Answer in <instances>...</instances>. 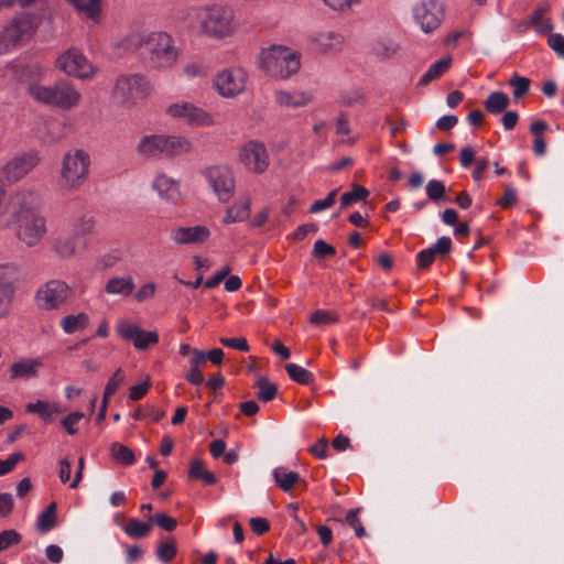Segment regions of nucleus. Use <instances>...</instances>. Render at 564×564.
<instances>
[{
  "mask_svg": "<svg viewBox=\"0 0 564 564\" xmlns=\"http://www.w3.org/2000/svg\"><path fill=\"white\" fill-rule=\"evenodd\" d=\"M153 186L159 192L160 196L165 199L175 200L181 196L178 182L165 174L158 175Z\"/></svg>",
  "mask_w": 564,
  "mask_h": 564,
  "instance_id": "nucleus-22",
  "label": "nucleus"
},
{
  "mask_svg": "<svg viewBox=\"0 0 564 564\" xmlns=\"http://www.w3.org/2000/svg\"><path fill=\"white\" fill-rule=\"evenodd\" d=\"M276 101L283 107H302L308 104L312 96L307 93L290 94L288 91L280 90L275 94Z\"/></svg>",
  "mask_w": 564,
  "mask_h": 564,
  "instance_id": "nucleus-30",
  "label": "nucleus"
},
{
  "mask_svg": "<svg viewBox=\"0 0 564 564\" xmlns=\"http://www.w3.org/2000/svg\"><path fill=\"white\" fill-rule=\"evenodd\" d=\"M368 196L369 191L366 187L354 184L350 192H346L341 195L340 207L347 208L359 200H365Z\"/></svg>",
  "mask_w": 564,
  "mask_h": 564,
  "instance_id": "nucleus-40",
  "label": "nucleus"
},
{
  "mask_svg": "<svg viewBox=\"0 0 564 564\" xmlns=\"http://www.w3.org/2000/svg\"><path fill=\"white\" fill-rule=\"evenodd\" d=\"M210 237L206 226L178 227L172 231V239L176 245H200Z\"/></svg>",
  "mask_w": 564,
  "mask_h": 564,
  "instance_id": "nucleus-17",
  "label": "nucleus"
},
{
  "mask_svg": "<svg viewBox=\"0 0 564 564\" xmlns=\"http://www.w3.org/2000/svg\"><path fill=\"white\" fill-rule=\"evenodd\" d=\"M230 271H231V268L229 265L224 267L213 278L208 279L205 282V288L213 289V288L217 286L221 281H224L229 275Z\"/></svg>",
  "mask_w": 564,
  "mask_h": 564,
  "instance_id": "nucleus-61",
  "label": "nucleus"
},
{
  "mask_svg": "<svg viewBox=\"0 0 564 564\" xmlns=\"http://www.w3.org/2000/svg\"><path fill=\"white\" fill-rule=\"evenodd\" d=\"M205 176L219 200L228 202L235 192L232 172L225 166H210L206 169Z\"/></svg>",
  "mask_w": 564,
  "mask_h": 564,
  "instance_id": "nucleus-8",
  "label": "nucleus"
},
{
  "mask_svg": "<svg viewBox=\"0 0 564 564\" xmlns=\"http://www.w3.org/2000/svg\"><path fill=\"white\" fill-rule=\"evenodd\" d=\"M39 204L36 193L22 191L10 197L6 205V214L10 217L8 228L30 247L37 245L46 232L45 219L36 213Z\"/></svg>",
  "mask_w": 564,
  "mask_h": 564,
  "instance_id": "nucleus-1",
  "label": "nucleus"
},
{
  "mask_svg": "<svg viewBox=\"0 0 564 564\" xmlns=\"http://www.w3.org/2000/svg\"><path fill=\"white\" fill-rule=\"evenodd\" d=\"M53 250L58 257L63 259L74 257L76 253L75 237L56 238L53 242Z\"/></svg>",
  "mask_w": 564,
  "mask_h": 564,
  "instance_id": "nucleus-37",
  "label": "nucleus"
},
{
  "mask_svg": "<svg viewBox=\"0 0 564 564\" xmlns=\"http://www.w3.org/2000/svg\"><path fill=\"white\" fill-rule=\"evenodd\" d=\"M315 41L324 48L337 50L344 43V36L335 31H323L317 33Z\"/></svg>",
  "mask_w": 564,
  "mask_h": 564,
  "instance_id": "nucleus-39",
  "label": "nucleus"
},
{
  "mask_svg": "<svg viewBox=\"0 0 564 564\" xmlns=\"http://www.w3.org/2000/svg\"><path fill=\"white\" fill-rule=\"evenodd\" d=\"M251 199L249 197L245 198V200L240 205H234L232 207H237L234 212L236 214V218L238 220L243 221L249 217L250 214Z\"/></svg>",
  "mask_w": 564,
  "mask_h": 564,
  "instance_id": "nucleus-63",
  "label": "nucleus"
},
{
  "mask_svg": "<svg viewBox=\"0 0 564 564\" xmlns=\"http://www.w3.org/2000/svg\"><path fill=\"white\" fill-rule=\"evenodd\" d=\"M359 509H350L346 514V522L354 529L358 538L366 535V530L358 518Z\"/></svg>",
  "mask_w": 564,
  "mask_h": 564,
  "instance_id": "nucleus-51",
  "label": "nucleus"
},
{
  "mask_svg": "<svg viewBox=\"0 0 564 564\" xmlns=\"http://www.w3.org/2000/svg\"><path fill=\"white\" fill-rule=\"evenodd\" d=\"M192 149L191 142L180 135H164V155L175 156L189 152Z\"/></svg>",
  "mask_w": 564,
  "mask_h": 564,
  "instance_id": "nucleus-24",
  "label": "nucleus"
},
{
  "mask_svg": "<svg viewBox=\"0 0 564 564\" xmlns=\"http://www.w3.org/2000/svg\"><path fill=\"white\" fill-rule=\"evenodd\" d=\"M508 84L512 87V96L516 101L520 100L523 96H525L531 86V80L528 77L519 76L514 74L508 82Z\"/></svg>",
  "mask_w": 564,
  "mask_h": 564,
  "instance_id": "nucleus-43",
  "label": "nucleus"
},
{
  "mask_svg": "<svg viewBox=\"0 0 564 564\" xmlns=\"http://www.w3.org/2000/svg\"><path fill=\"white\" fill-rule=\"evenodd\" d=\"M96 219L89 214L79 215L73 221L74 237H84L94 234Z\"/></svg>",
  "mask_w": 564,
  "mask_h": 564,
  "instance_id": "nucleus-34",
  "label": "nucleus"
},
{
  "mask_svg": "<svg viewBox=\"0 0 564 564\" xmlns=\"http://www.w3.org/2000/svg\"><path fill=\"white\" fill-rule=\"evenodd\" d=\"M425 191L427 197L435 203L445 199L446 188L443 182L438 180L430 181L425 187Z\"/></svg>",
  "mask_w": 564,
  "mask_h": 564,
  "instance_id": "nucleus-45",
  "label": "nucleus"
},
{
  "mask_svg": "<svg viewBox=\"0 0 564 564\" xmlns=\"http://www.w3.org/2000/svg\"><path fill=\"white\" fill-rule=\"evenodd\" d=\"M273 478L283 491H290L301 479L297 473H286L282 467H278L273 470Z\"/></svg>",
  "mask_w": 564,
  "mask_h": 564,
  "instance_id": "nucleus-36",
  "label": "nucleus"
},
{
  "mask_svg": "<svg viewBox=\"0 0 564 564\" xmlns=\"http://www.w3.org/2000/svg\"><path fill=\"white\" fill-rule=\"evenodd\" d=\"M69 293L70 289L66 282L51 280L39 289L35 294V302L42 310H55L67 300Z\"/></svg>",
  "mask_w": 564,
  "mask_h": 564,
  "instance_id": "nucleus-7",
  "label": "nucleus"
},
{
  "mask_svg": "<svg viewBox=\"0 0 564 564\" xmlns=\"http://www.w3.org/2000/svg\"><path fill=\"white\" fill-rule=\"evenodd\" d=\"M137 151L144 158L164 155V134L143 137L137 147Z\"/></svg>",
  "mask_w": 564,
  "mask_h": 564,
  "instance_id": "nucleus-21",
  "label": "nucleus"
},
{
  "mask_svg": "<svg viewBox=\"0 0 564 564\" xmlns=\"http://www.w3.org/2000/svg\"><path fill=\"white\" fill-rule=\"evenodd\" d=\"M28 94L39 104L68 111L77 107L82 100V94L66 79L57 80L52 86L31 84Z\"/></svg>",
  "mask_w": 564,
  "mask_h": 564,
  "instance_id": "nucleus-3",
  "label": "nucleus"
},
{
  "mask_svg": "<svg viewBox=\"0 0 564 564\" xmlns=\"http://www.w3.org/2000/svg\"><path fill=\"white\" fill-rule=\"evenodd\" d=\"M202 31L210 36L223 37L230 33L232 10L221 4L205 6L196 10Z\"/></svg>",
  "mask_w": 564,
  "mask_h": 564,
  "instance_id": "nucleus-5",
  "label": "nucleus"
},
{
  "mask_svg": "<svg viewBox=\"0 0 564 564\" xmlns=\"http://www.w3.org/2000/svg\"><path fill=\"white\" fill-rule=\"evenodd\" d=\"M85 18L98 21L101 13V0H67Z\"/></svg>",
  "mask_w": 564,
  "mask_h": 564,
  "instance_id": "nucleus-26",
  "label": "nucleus"
},
{
  "mask_svg": "<svg viewBox=\"0 0 564 564\" xmlns=\"http://www.w3.org/2000/svg\"><path fill=\"white\" fill-rule=\"evenodd\" d=\"M25 410L29 413L37 414L44 421H51L54 414L61 413L62 410L56 404L50 403L47 401L39 400L34 403H28L25 405Z\"/></svg>",
  "mask_w": 564,
  "mask_h": 564,
  "instance_id": "nucleus-29",
  "label": "nucleus"
},
{
  "mask_svg": "<svg viewBox=\"0 0 564 564\" xmlns=\"http://www.w3.org/2000/svg\"><path fill=\"white\" fill-rule=\"evenodd\" d=\"M20 281V270L14 264L2 265V301L11 304Z\"/></svg>",
  "mask_w": 564,
  "mask_h": 564,
  "instance_id": "nucleus-20",
  "label": "nucleus"
},
{
  "mask_svg": "<svg viewBox=\"0 0 564 564\" xmlns=\"http://www.w3.org/2000/svg\"><path fill=\"white\" fill-rule=\"evenodd\" d=\"M166 111L172 118L181 119L188 124L209 126L214 123L210 113L189 102L171 105Z\"/></svg>",
  "mask_w": 564,
  "mask_h": 564,
  "instance_id": "nucleus-13",
  "label": "nucleus"
},
{
  "mask_svg": "<svg viewBox=\"0 0 564 564\" xmlns=\"http://www.w3.org/2000/svg\"><path fill=\"white\" fill-rule=\"evenodd\" d=\"M259 391L257 398L262 402H269L275 399L278 394V386L271 382L267 377H260L257 381Z\"/></svg>",
  "mask_w": 564,
  "mask_h": 564,
  "instance_id": "nucleus-42",
  "label": "nucleus"
},
{
  "mask_svg": "<svg viewBox=\"0 0 564 564\" xmlns=\"http://www.w3.org/2000/svg\"><path fill=\"white\" fill-rule=\"evenodd\" d=\"M188 478L191 480H200L203 484L213 486L217 479L214 473L205 468V464L199 458H193L189 463Z\"/></svg>",
  "mask_w": 564,
  "mask_h": 564,
  "instance_id": "nucleus-23",
  "label": "nucleus"
},
{
  "mask_svg": "<svg viewBox=\"0 0 564 564\" xmlns=\"http://www.w3.org/2000/svg\"><path fill=\"white\" fill-rule=\"evenodd\" d=\"M21 540V534L15 530H2V550L19 544Z\"/></svg>",
  "mask_w": 564,
  "mask_h": 564,
  "instance_id": "nucleus-56",
  "label": "nucleus"
},
{
  "mask_svg": "<svg viewBox=\"0 0 564 564\" xmlns=\"http://www.w3.org/2000/svg\"><path fill=\"white\" fill-rule=\"evenodd\" d=\"M89 155L83 150L68 152L62 162V180L63 188H78L86 180L89 171Z\"/></svg>",
  "mask_w": 564,
  "mask_h": 564,
  "instance_id": "nucleus-6",
  "label": "nucleus"
},
{
  "mask_svg": "<svg viewBox=\"0 0 564 564\" xmlns=\"http://www.w3.org/2000/svg\"><path fill=\"white\" fill-rule=\"evenodd\" d=\"M328 447V441L325 437L318 440L316 444L310 447V452L317 458H325Z\"/></svg>",
  "mask_w": 564,
  "mask_h": 564,
  "instance_id": "nucleus-64",
  "label": "nucleus"
},
{
  "mask_svg": "<svg viewBox=\"0 0 564 564\" xmlns=\"http://www.w3.org/2000/svg\"><path fill=\"white\" fill-rule=\"evenodd\" d=\"M56 67L69 76L87 78L94 74L93 66L77 50H68L56 59Z\"/></svg>",
  "mask_w": 564,
  "mask_h": 564,
  "instance_id": "nucleus-10",
  "label": "nucleus"
},
{
  "mask_svg": "<svg viewBox=\"0 0 564 564\" xmlns=\"http://www.w3.org/2000/svg\"><path fill=\"white\" fill-rule=\"evenodd\" d=\"M484 106L489 113H501L509 106V97L502 91H492L485 100Z\"/></svg>",
  "mask_w": 564,
  "mask_h": 564,
  "instance_id": "nucleus-31",
  "label": "nucleus"
},
{
  "mask_svg": "<svg viewBox=\"0 0 564 564\" xmlns=\"http://www.w3.org/2000/svg\"><path fill=\"white\" fill-rule=\"evenodd\" d=\"M550 47L560 56L564 57V36L557 33H551L547 39Z\"/></svg>",
  "mask_w": 564,
  "mask_h": 564,
  "instance_id": "nucleus-59",
  "label": "nucleus"
},
{
  "mask_svg": "<svg viewBox=\"0 0 564 564\" xmlns=\"http://www.w3.org/2000/svg\"><path fill=\"white\" fill-rule=\"evenodd\" d=\"M56 502H51L46 509L39 516L36 521V529L44 533L57 525V513H56Z\"/></svg>",
  "mask_w": 564,
  "mask_h": 564,
  "instance_id": "nucleus-32",
  "label": "nucleus"
},
{
  "mask_svg": "<svg viewBox=\"0 0 564 564\" xmlns=\"http://www.w3.org/2000/svg\"><path fill=\"white\" fill-rule=\"evenodd\" d=\"M249 524L252 531L258 535H262L270 530V523L264 518H251Z\"/></svg>",
  "mask_w": 564,
  "mask_h": 564,
  "instance_id": "nucleus-60",
  "label": "nucleus"
},
{
  "mask_svg": "<svg viewBox=\"0 0 564 564\" xmlns=\"http://www.w3.org/2000/svg\"><path fill=\"white\" fill-rule=\"evenodd\" d=\"M150 89L148 80L140 75H121L116 82L115 93L123 101L144 97Z\"/></svg>",
  "mask_w": 564,
  "mask_h": 564,
  "instance_id": "nucleus-14",
  "label": "nucleus"
},
{
  "mask_svg": "<svg viewBox=\"0 0 564 564\" xmlns=\"http://www.w3.org/2000/svg\"><path fill=\"white\" fill-rule=\"evenodd\" d=\"M39 163V155L35 152H29L13 158L2 169V172L9 183H14L30 173Z\"/></svg>",
  "mask_w": 564,
  "mask_h": 564,
  "instance_id": "nucleus-16",
  "label": "nucleus"
},
{
  "mask_svg": "<svg viewBox=\"0 0 564 564\" xmlns=\"http://www.w3.org/2000/svg\"><path fill=\"white\" fill-rule=\"evenodd\" d=\"M117 330L122 338L132 341L138 350H145L159 341V334L155 330H144L140 326L127 322L120 323Z\"/></svg>",
  "mask_w": 564,
  "mask_h": 564,
  "instance_id": "nucleus-15",
  "label": "nucleus"
},
{
  "mask_svg": "<svg viewBox=\"0 0 564 564\" xmlns=\"http://www.w3.org/2000/svg\"><path fill=\"white\" fill-rule=\"evenodd\" d=\"M220 344L227 347H231L234 349H238L241 351H248L249 345L245 337H236V338H226L223 337L219 339Z\"/></svg>",
  "mask_w": 564,
  "mask_h": 564,
  "instance_id": "nucleus-57",
  "label": "nucleus"
},
{
  "mask_svg": "<svg viewBox=\"0 0 564 564\" xmlns=\"http://www.w3.org/2000/svg\"><path fill=\"white\" fill-rule=\"evenodd\" d=\"M399 46L391 40L378 41L373 47L376 55L390 58L397 54Z\"/></svg>",
  "mask_w": 564,
  "mask_h": 564,
  "instance_id": "nucleus-46",
  "label": "nucleus"
},
{
  "mask_svg": "<svg viewBox=\"0 0 564 564\" xmlns=\"http://www.w3.org/2000/svg\"><path fill=\"white\" fill-rule=\"evenodd\" d=\"M43 366L40 359H21L12 364L8 370L10 380L31 379L39 375V369Z\"/></svg>",
  "mask_w": 564,
  "mask_h": 564,
  "instance_id": "nucleus-19",
  "label": "nucleus"
},
{
  "mask_svg": "<svg viewBox=\"0 0 564 564\" xmlns=\"http://www.w3.org/2000/svg\"><path fill=\"white\" fill-rule=\"evenodd\" d=\"M326 6L335 11L348 12L352 10L355 6H358L361 0H323Z\"/></svg>",
  "mask_w": 564,
  "mask_h": 564,
  "instance_id": "nucleus-52",
  "label": "nucleus"
},
{
  "mask_svg": "<svg viewBox=\"0 0 564 564\" xmlns=\"http://www.w3.org/2000/svg\"><path fill=\"white\" fill-rule=\"evenodd\" d=\"M262 69L271 77L286 79L295 74L301 66L300 56L290 48L272 45L260 55Z\"/></svg>",
  "mask_w": 564,
  "mask_h": 564,
  "instance_id": "nucleus-4",
  "label": "nucleus"
},
{
  "mask_svg": "<svg viewBox=\"0 0 564 564\" xmlns=\"http://www.w3.org/2000/svg\"><path fill=\"white\" fill-rule=\"evenodd\" d=\"M88 325V315L79 313L77 315H67L61 321L63 330L67 334H73L86 328Z\"/></svg>",
  "mask_w": 564,
  "mask_h": 564,
  "instance_id": "nucleus-38",
  "label": "nucleus"
},
{
  "mask_svg": "<svg viewBox=\"0 0 564 564\" xmlns=\"http://www.w3.org/2000/svg\"><path fill=\"white\" fill-rule=\"evenodd\" d=\"M452 64V57L446 56L437 62H435L429 70L420 78L417 85L419 86H426L431 82L440 78L449 67Z\"/></svg>",
  "mask_w": 564,
  "mask_h": 564,
  "instance_id": "nucleus-28",
  "label": "nucleus"
},
{
  "mask_svg": "<svg viewBox=\"0 0 564 564\" xmlns=\"http://www.w3.org/2000/svg\"><path fill=\"white\" fill-rule=\"evenodd\" d=\"M150 388L151 379L149 376H147L143 382L133 384L129 388L128 397L133 401L140 400L148 393Z\"/></svg>",
  "mask_w": 564,
  "mask_h": 564,
  "instance_id": "nucleus-50",
  "label": "nucleus"
},
{
  "mask_svg": "<svg viewBox=\"0 0 564 564\" xmlns=\"http://www.w3.org/2000/svg\"><path fill=\"white\" fill-rule=\"evenodd\" d=\"M550 10L547 2H541L536 6L529 18L530 25L536 26V31L541 34L552 31L553 24L549 19L543 20V15Z\"/></svg>",
  "mask_w": 564,
  "mask_h": 564,
  "instance_id": "nucleus-25",
  "label": "nucleus"
},
{
  "mask_svg": "<svg viewBox=\"0 0 564 564\" xmlns=\"http://www.w3.org/2000/svg\"><path fill=\"white\" fill-rule=\"evenodd\" d=\"M24 458L25 456L22 452L11 454L7 459L2 460V475L10 473Z\"/></svg>",
  "mask_w": 564,
  "mask_h": 564,
  "instance_id": "nucleus-58",
  "label": "nucleus"
},
{
  "mask_svg": "<svg viewBox=\"0 0 564 564\" xmlns=\"http://www.w3.org/2000/svg\"><path fill=\"white\" fill-rule=\"evenodd\" d=\"M336 195L337 189H333L332 192L328 193L326 198L314 202L310 207V213H318L323 209L329 208L330 206L334 205Z\"/></svg>",
  "mask_w": 564,
  "mask_h": 564,
  "instance_id": "nucleus-55",
  "label": "nucleus"
},
{
  "mask_svg": "<svg viewBox=\"0 0 564 564\" xmlns=\"http://www.w3.org/2000/svg\"><path fill=\"white\" fill-rule=\"evenodd\" d=\"M126 45L129 48L142 50V54L150 55L151 61L159 67H170L178 57V50L173 39L164 32H153L148 35L132 33L127 36Z\"/></svg>",
  "mask_w": 564,
  "mask_h": 564,
  "instance_id": "nucleus-2",
  "label": "nucleus"
},
{
  "mask_svg": "<svg viewBox=\"0 0 564 564\" xmlns=\"http://www.w3.org/2000/svg\"><path fill=\"white\" fill-rule=\"evenodd\" d=\"M110 455H111V458L117 464H120V465L129 466V465L134 464V462H135V456H134L133 451L131 448H129L128 446H126L121 443H118V442H115L110 445Z\"/></svg>",
  "mask_w": 564,
  "mask_h": 564,
  "instance_id": "nucleus-33",
  "label": "nucleus"
},
{
  "mask_svg": "<svg viewBox=\"0 0 564 564\" xmlns=\"http://www.w3.org/2000/svg\"><path fill=\"white\" fill-rule=\"evenodd\" d=\"M85 417V414L79 411L69 413L62 420V426L65 429L67 434L75 435L78 431V423Z\"/></svg>",
  "mask_w": 564,
  "mask_h": 564,
  "instance_id": "nucleus-47",
  "label": "nucleus"
},
{
  "mask_svg": "<svg viewBox=\"0 0 564 564\" xmlns=\"http://www.w3.org/2000/svg\"><path fill=\"white\" fill-rule=\"evenodd\" d=\"M177 549L173 538H169L166 541L160 542L158 545L156 555L163 563H170L176 556Z\"/></svg>",
  "mask_w": 564,
  "mask_h": 564,
  "instance_id": "nucleus-44",
  "label": "nucleus"
},
{
  "mask_svg": "<svg viewBox=\"0 0 564 564\" xmlns=\"http://www.w3.org/2000/svg\"><path fill=\"white\" fill-rule=\"evenodd\" d=\"M414 17L420 23L421 29L429 33L441 24L444 9L436 0H423L415 7Z\"/></svg>",
  "mask_w": 564,
  "mask_h": 564,
  "instance_id": "nucleus-11",
  "label": "nucleus"
},
{
  "mask_svg": "<svg viewBox=\"0 0 564 564\" xmlns=\"http://www.w3.org/2000/svg\"><path fill=\"white\" fill-rule=\"evenodd\" d=\"M134 283L130 275L123 278L110 279L105 288V291L109 294H120L128 296L133 292Z\"/></svg>",
  "mask_w": 564,
  "mask_h": 564,
  "instance_id": "nucleus-27",
  "label": "nucleus"
},
{
  "mask_svg": "<svg viewBox=\"0 0 564 564\" xmlns=\"http://www.w3.org/2000/svg\"><path fill=\"white\" fill-rule=\"evenodd\" d=\"M336 316L329 311L318 310L311 314L310 322L314 325H327L336 322Z\"/></svg>",
  "mask_w": 564,
  "mask_h": 564,
  "instance_id": "nucleus-53",
  "label": "nucleus"
},
{
  "mask_svg": "<svg viewBox=\"0 0 564 564\" xmlns=\"http://www.w3.org/2000/svg\"><path fill=\"white\" fill-rule=\"evenodd\" d=\"M151 529L152 523L150 520L149 522H143L135 518L129 519L123 527L124 533L132 539L145 538L150 533Z\"/></svg>",
  "mask_w": 564,
  "mask_h": 564,
  "instance_id": "nucleus-35",
  "label": "nucleus"
},
{
  "mask_svg": "<svg viewBox=\"0 0 564 564\" xmlns=\"http://www.w3.org/2000/svg\"><path fill=\"white\" fill-rule=\"evenodd\" d=\"M285 370L289 377L296 383L306 386L314 381L313 373L296 364H286Z\"/></svg>",
  "mask_w": 564,
  "mask_h": 564,
  "instance_id": "nucleus-41",
  "label": "nucleus"
},
{
  "mask_svg": "<svg viewBox=\"0 0 564 564\" xmlns=\"http://www.w3.org/2000/svg\"><path fill=\"white\" fill-rule=\"evenodd\" d=\"M335 253H336L335 248L333 246L328 245L327 242H325L324 240H317L314 243L313 256L318 259H323L325 257H330V256H334Z\"/></svg>",
  "mask_w": 564,
  "mask_h": 564,
  "instance_id": "nucleus-54",
  "label": "nucleus"
},
{
  "mask_svg": "<svg viewBox=\"0 0 564 564\" xmlns=\"http://www.w3.org/2000/svg\"><path fill=\"white\" fill-rule=\"evenodd\" d=\"M149 520L151 521V523L154 522L156 525H159L161 529L167 532L174 531L177 527L176 519L165 513H156L153 517H149Z\"/></svg>",
  "mask_w": 564,
  "mask_h": 564,
  "instance_id": "nucleus-49",
  "label": "nucleus"
},
{
  "mask_svg": "<svg viewBox=\"0 0 564 564\" xmlns=\"http://www.w3.org/2000/svg\"><path fill=\"white\" fill-rule=\"evenodd\" d=\"M240 162L254 173H263L269 166V154L264 144L257 140L245 143L239 153Z\"/></svg>",
  "mask_w": 564,
  "mask_h": 564,
  "instance_id": "nucleus-9",
  "label": "nucleus"
},
{
  "mask_svg": "<svg viewBox=\"0 0 564 564\" xmlns=\"http://www.w3.org/2000/svg\"><path fill=\"white\" fill-rule=\"evenodd\" d=\"M33 32V20L30 14L21 13L14 17L6 26L2 44L15 46Z\"/></svg>",
  "mask_w": 564,
  "mask_h": 564,
  "instance_id": "nucleus-12",
  "label": "nucleus"
},
{
  "mask_svg": "<svg viewBox=\"0 0 564 564\" xmlns=\"http://www.w3.org/2000/svg\"><path fill=\"white\" fill-rule=\"evenodd\" d=\"M216 89L225 97H234L245 89V80L241 75H235L231 70L220 72L214 82Z\"/></svg>",
  "mask_w": 564,
  "mask_h": 564,
  "instance_id": "nucleus-18",
  "label": "nucleus"
},
{
  "mask_svg": "<svg viewBox=\"0 0 564 564\" xmlns=\"http://www.w3.org/2000/svg\"><path fill=\"white\" fill-rule=\"evenodd\" d=\"M126 379L124 372L121 368H118L107 382L104 391V395L106 398H110L115 392L118 390V388L123 383Z\"/></svg>",
  "mask_w": 564,
  "mask_h": 564,
  "instance_id": "nucleus-48",
  "label": "nucleus"
},
{
  "mask_svg": "<svg viewBox=\"0 0 564 564\" xmlns=\"http://www.w3.org/2000/svg\"><path fill=\"white\" fill-rule=\"evenodd\" d=\"M434 261H435V258L433 257L432 251L426 250V249L420 251L416 256V265L419 269H426Z\"/></svg>",
  "mask_w": 564,
  "mask_h": 564,
  "instance_id": "nucleus-62",
  "label": "nucleus"
}]
</instances>
